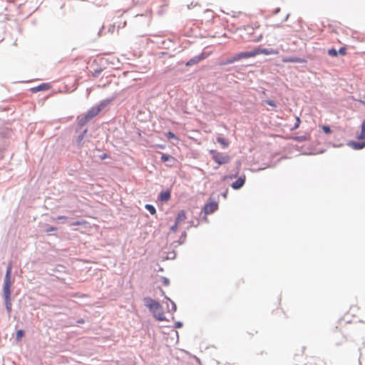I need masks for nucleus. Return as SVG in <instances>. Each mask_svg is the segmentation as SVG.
Wrapping results in <instances>:
<instances>
[{
    "mask_svg": "<svg viewBox=\"0 0 365 365\" xmlns=\"http://www.w3.org/2000/svg\"><path fill=\"white\" fill-rule=\"evenodd\" d=\"M145 304L153 313L154 317L160 322L165 321L166 318L160 303L151 298L145 299Z\"/></svg>",
    "mask_w": 365,
    "mask_h": 365,
    "instance_id": "nucleus-1",
    "label": "nucleus"
},
{
    "mask_svg": "<svg viewBox=\"0 0 365 365\" xmlns=\"http://www.w3.org/2000/svg\"><path fill=\"white\" fill-rule=\"evenodd\" d=\"M108 102L103 101L100 104L92 107L84 115V117L81 119L83 123H86L91 120L93 118L96 116L107 105Z\"/></svg>",
    "mask_w": 365,
    "mask_h": 365,
    "instance_id": "nucleus-2",
    "label": "nucleus"
},
{
    "mask_svg": "<svg viewBox=\"0 0 365 365\" xmlns=\"http://www.w3.org/2000/svg\"><path fill=\"white\" fill-rule=\"evenodd\" d=\"M209 153L212 159L219 165L227 164L230 161V157L228 155H225L217 150H210Z\"/></svg>",
    "mask_w": 365,
    "mask_h": 365,
    "instance_id": "nucleus-3",
    "label": "nucleus"
},
{
    "mask_svg": "<svg viewBox=\"0 0 365 365\" xmlns=\"http://www.w3.org/2000/svg\"><path fill=\"white\" fill-rule=\"evenodd\" d=\"M255 50L251 51L240 52V53H238L236 55H235L231 58L228 59L227 61V62L225 63V64L232 63L240 61L242 58H252V57H255ZM220 64L225 65V63H222Z\"/></svg>",
    "mask_w": 365,
    "mask_h": 365,
    "instance_id": "nucleus-4",
    "label": "nucleus"
},
{
    "mask_svg": "<svg viewBox=\"0 0 365 365\" xmlns=\"http://www.w3.org/2000/svg\"><path fill=\"white\" fill-rule=\"evenodd\" d=\"M186 214L185 210H180L177 214L175 224L170 227V231L176 232L178 226L186 220Z\"/></svg>",
    "mask_w": 365,
    "mask_h": 365,
    "instance_id": "nucleus-5",
    "label": "nucleus"
},
{
    "mask_svg": "<svg viewBox=\"0 0 365 365\" xmlns=\"http://www.w3.org/2000/svg\"><path fill=\"white\" fill-rule=\"evenodd\" d=\"M11 277L5 276L4 277V287H3V292L4 295H11Z\"/></svg>",
    "mask_w": 365,
    "mask_h": 365,
    "instance_id": "nucleus-6",
    "label": "nucleus"
},
{
    "mask_svg": "<svg viewBox=\"0 0 365 365\" xmlns=\"http://www.w3.org/2000/svg\"><path fill=\"white\" fill-rule=\"evenodd\" d=\"M218 205L215 202H210L207 203L204 207V211L205 214H212L217 210Z\"/></svg>",
    "mask_w": 365,
    "mask_h": 365,
    "instance_id": "nucleus-7",
    "label": "nucleus"
},
{
    "mask_svg": "<svg viewBox=\"0 0 365 365\" xmlns=\"http://www.w3.org/2000/svg\"><path fill=\"white\" fill-rule=\"evenodd\" d=\"M255 56L259 54H264V55H272V54H277L278 51L273 49H267V48H255Z\"/></svg>",
    "mask_w": 365,
    "mask_h": 365,
    "instance_id": "nucleus-8",
    "label": "nucleus"
},
{
    "mask_svg": "<svg viewBox=\"0 0 365 365\" xmlns=\"http://www.w3.org/2000/svg\"><path fill=\"white\" fill-rule=\"evenodd\" d=\"M245 182V176H241L236 181L232 182V187L235 190H238L241 188Z\"/></svg>",
    "mask_w": 365,
    "mask_h": 365,
    "instance_id": "nucleus-9",
    "label": "nucleus"
},
{
    "mask_svg": "<svg viewBox=\"0 0 365 365\" xmlns=\"http://www.w3.org/2000/svg\"><path fill=\"white\" fill-rule=\"evenodd\" d=\"M347 145L355 150H361L365 147V141L361 143H357L355 141H350L347 143Z\"/></svg>",
    "mask_w": 365,
    "mask_h": 365,
    "instance_id": "nucleus-10",
    "label": "nucleus"
},
{
    "mask_svg": "<svg viewBox=\"0 0 365 365\" xmlns=\"http://www.w3.org/2000/svg\"><path fill=\"white\" fill-rule=\"evenodd\" d=\"M159 199L163 202H168L170 199V192L169 190L161 192Z\"/></svg>",
    "mask_w": 365,
    "mask_h": 365,
    "instance_id": "nucleus-11",
    "label": "nucleus"
},
{
    "mask_svg": "<svg viewBox=\"0 0 365 365\" xmlns=\"http://www.w3.org/2000/svg\"><path fill=\"white\" fill-rule=\"evenodd\" d=\"M283 62L285 63H304V60L297 57L284 58Z\"/></svg>",
    "mask_w": 365,
    "mask_h": 365,
    "instance_id": "nucleus-12",
    "label": "nucleus"
},
{
    "mask_svg": "<svg viewBox=\"0 0 365 365\" xmlns=\"http://www.w3.org/2000/svg\"><path fill=\"white\" fill-rule=\"evenodd\" d=\"M49 89V86L46 83H43L41 85H39L36 87H34L31 88V91L33 92H37L40 91H46Z\"/></svg>",
    "mask_w": 365,
    "mask_h": 365,
    "instance_id": "nucleus-13",
    "label": "nucleus"
},
{
    "mask_svg": "<svg viewBox=\"0 0 365 365\" xmlns=\"http://www.w3.org/2000/svg\"><path fill=\"white\" fill-rule=\"evenodd\" d=\"M203 58H204V56H196V57L190 59L189 61H187L186 63V66H192V65L198 63Z\"/></svg>",
    "mask_w": 365,
    "mask_h": 365,
    "instance_id": "nucleus-14",
    "label": "nucleus"
},
{
    "mask_svg": "<svg viewBox=\"0 0 365 365\" xmlns=\"http://www.w3.org/2000/svg\"><path fill=\"white\" fill-rule=\"evenodd\" d=\"M4 296L5 303H6V308L9 312H11V297H10L11 295H8V297H6V295H4Z\"/></svg>",
    "mask_w": 365,
    "mask_h": 365,
    "instance_id": "nucleus-15",
    "label": "nucleus"
},
{
    "mask_svg": "<svg viewBox=\"0 0 365 365\" xmlns=\"http://www.w3.org/2000/svg\"><path fill=\"white\" fill-rule=\"evenodd\" d=\"M217 141L220 143L223 148H226L229 146V142L224 138L218 137L217 138Z\"/></svg>",
    "mask_w": 365,
    "mask_h": 365,
    "instance_id": "nucleus-16",
    "label": "nucleus"
},
{
    "mask_svg": "<svg viewBox=\"0 0 365 365\" xmlns=\"http://www.w3.org/2000/svg\"><path fill=\"white\" fill-rule=\"evenodd\" d=\"M161 160L163 162H167L169 160L175 161V160L173 156L163 153L161 155Z\"/></svg>",
    "mask_w": 365,
    "mask_h": 365,
    "instance_id": "nucleus-17",
    "label": "nucleus"
},
{
    "mask_svg": "<svg viewBox=\"0 0 365 365\" xmlns=\"http://www.w3.org/2000/svg\"><path fill=\"white\" fill-rule=\"evenodd\" d=\"M24 335V331L23 330H21V329L18 330L16 331V341H21V339H22Z\"/></svg>",
    "mask_w": 365,
    "mask_h": 365,
    "instance_id": "nucleus-18",
    "label": "nucleus"
},
{
    "mask_svg": "<svg viewBox=\"0 0 365 365\" xmlns=\"http://www.w3.org/2000/svg\"><path fill=\"white\" fill-rule=\"evenodd\" d=\"M145 208L149 211V212L151 215H155L156 213L155 208L151 205H146Z\"/></svg>",
    "mask_w": 365,
    "mask_h": 365,
    "instance_id": "nucleus-19",
    "label": "nucleus"
},
{
    "mask_svg": "<svg viewBox=\"0 0 365 365\" xmlns=\"http://www.w3.org/2000/svg\"><path fill=\"white\" fill-rule=\"evenodd\" d=\"M327 53L331 57H336L338 55L337 51L334 48L329 49Z\"/></svg>",
    "mask_w": 365,
    "mask_h": 365,
    "instance_id": "nucleus-20",
    "label": "nucleus"
},
{
    "mask_svg": "<svg viewBox=\"0 0 365 365\" xmlns=\"http://www.w3.org/2000/svg\"><path fill=\"white\" fill-rule=\"evenodd\" d=\"M322 129L326 134L331 133V128L328 125H322Z\"/></svg>",
    "mask_w": 365,
    "mask_h": 365,
    "instance_id": "nucleus-21",
    "label": "nucleus"
},
{
    "mask_svg": "<svg viewBox=\"0 0 365 365\" xmlns=\"http://www.w3.org/2000/svg\"><path fill=\"white\" fill-rule=\"evenodd\" d=\"M337 52H338V54H340L341 56H345L346 54V48L341 47Z\"/></svg>",
    "mask_w": 365,
    "mask_h": 365,
    "instance_id": "nucleus-22",
    "label": "nucleus"
},
{
    "mask_svg": "<svg viewBox=\"0 0 365 365\" xmlns=\"http://www.w3.org/2000/svg\"><path fill=\"white\" fill-rule=\"evenodd\" d=\"M357 139L364 140V141H365V130H364L361 129L359 135L357 136Z\"/></svg>",
    "mask_w": 365,
    "mask_h": 365,
    "instance_id": "nucleus-23",
    "label": "nucleus"
},
{
    "mask_svg": "<svg viewBox=\"0 0 365 365\" xmlns=\"http://www.w3.org/2000/svg\"><path fill=\"white\" fill-rule=\"evenodd\" d=\"M165 136L168 138V139H175L177 138L175 135L172 133V132H168L165 133Z\"/></svg>",
    "mask_w": 365,
    "mask_h": 365,
    "instance_id": "nucleus-24",
    "label": "nucleus"
},
{
    "mask_svg": "<svg viewBox=\"0 0 365 365\" xmlns=\"http://www.w3.org/2000/svg\"><path fill=\"white\" fill-rule=\"evenodd\" d=\"M87 224V222L85 220L82 221H76L72 223V225H86Z\"/></svg>",
    "mask_w": 365,
    "mask_h": 365,
    "instance_id": "nucleus-25",
    "label": "nucleus"
},
{
    "mask_svg": "<svg viewBox=\"0 0 365 365\" xmlns=\"http://www.w3.org/2000/svg\"><path fill=\"white\" fill-rule=\"evenodd\" d=\"M300 123H301V120H300L299 117H297L296 118V123H295L294 128H292V130H294V129L298 128L299 125H300Z\"/></svg>",
    "mask_w": 365,
    "mask_h": 365,
    "instance_id": "nucleus-26",
    "label": "nucleus"
},
{
    "mask_svg": "<svg viewBox=\"0 0 365 365\" xmlns=\"http://www.w3.org/2000/svg\"><path fill=\"white\" fill-rule=\"evenodd\" d=\"M11 268H12L11 264H9L8 267H7L5 276L11 277Z\"/></svg>",
    "mask_w": 365,
    "mask_h": 365,
    "instance_id": "nucleus-27",
    "label": "nucleus"
},
{
    "mask_svg": "<svg viewBox=\"0 0 365 365\" xmlns=\"http://www.w3.org/2000/svg\"><path fill=\"white\" fill-rule=\"evenodd\" d=\"M265 103L272 107H274V108L276 107L275 103L272 101L267 100V101H265Z\"/></svg>",
    "mask_w": 365,
    "mask_h": 365,
    "instance_id": "nucleus-28",
    "label": "nucleus"
},
{
    "mask_svg": "<svg viewBox=\"0 0 365 365\" xmlns=\"http://www.w3.org/2000/svg\"><path fill=\"white\" fill-rule=\"evenodd\" d=\"M294 140L301 142V141L306 140L307 138H305L304 136H298V137H295Z\"/></svg>",
    "mask_w": 365,
    "mask_h": 365,
    "instance_id": "nucleus-29",
    "label": "nucleus"
},
{
    "mask_svg": "<svg viewBox=\"0 0 365 365\" xmlns=\"http://www.w3.org/2000/svg\"><path fill=\"white\" fill-rule=\"evenodd\" d=\"M162 281H163V284L165 286H168L169 284V280L168 279L165 278V277H163L162 279Z\"/></svg>",
    "mask_w": 365,
    "mask_h": 365,
    "instance_id": "nucleus-30",
    "label": "nucleus"
},
{
    "mask_svg": "<svg viewBox=\"0 0 365 365\" xmlns=\"http://www.w3.org/2000/svg\"><path fill=\"white\" fill-rule=\"evenodd\" d=\"M56 227H48L46 230V232H53V231H56Z\"/></svg>",
    "mask_w": 365,
    "mask_h": 365,
    "instance_id": "nucleus-31",
    "label": "nucleus"
},
{
    "mask_svg": "<svg viewBox=\"0 0 365 365\" xmlns=\"http://www.w3.org/2000/svg\"><path fill=\"white\" fill-rule=\"evenodd\" d=\"M108 158H109V155L108 154H106V153H104V154H103L102 155L100 156V158L101 160H104V159H106Z\"/></svg>",
    "mask_w": 365,
    "mask_h": 365,
    "instance_id": "nucleus-32",
    "label": "nucleus"
},
{
    "mask_svg": "<svg viewBox=\"0 0 365 365\" xmlns=\"http://www.w3.org/2000/svg\"><path fill=\"white\" fill-rule=\"evenodd\" d=\"M67 217L66 216L60 215L56 217L57 220H66Z\"/></svg>",
    "mask_w": 365,
    "mask_h": 365,
    "instance_id": "nucleus-33",
    "label": "nucleus"
},
{
    "mask_svg": "<svg viewBox=\"0 0 365 365\" xmlns=\"http://www.w3.org/2000/svg\"><path fill=\"white\" fill-rule=\"evenodd\" d=\"M361 129L365 130V120L363 121L361 124Z\"/></svg>",
    "mask_w": 365,
    "mask_h": 365,
    "instance_id": "nucleus-34",
    "label": "nucleus"
}]
</instances>
